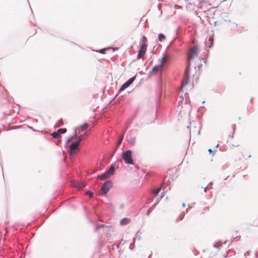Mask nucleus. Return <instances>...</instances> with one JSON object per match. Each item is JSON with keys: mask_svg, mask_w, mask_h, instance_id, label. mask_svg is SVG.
<instances>
[{"mask_svg": "<svg viewBox=\"0 0 258 258\" xmlns=\"http://www.w3.org/2000/svg\"><path fill=\"white\" fill-rule=\"evenodd\" d=\"M159 62L158 64L154 66L148 74V78L153 79L156 81V113L160 110L161 106V58L159 59Z\"/></svg>", "mask_w": 258, "mask_h": 258, "instance_id": "obj_1", "label": "nucleus"}, {"mask_svg": "<svg viewBox=\"0 0 258 258\" xmlns=\"http://www.w3.org/2000/svg\"><path fill=\"white\" fill-rule=\"evenodd\" d=\"M119 168V165L116 164V162H113L110 166L109 168L105 171V172L98 176V178L101 180H105L110 178L115 173L116 169Z\"/></svg>", "mask_w": 258, "mask_h": 258, "instance_id": "obj_2", "label": "nucleus"}, {"mask_svg": "<svg viewBox=\"0 0 258 258\" xmlns=\"http://www.w3.org/2000/svg\"><path fill=\"white\" fill-rule=\"evenodd\" d=\"M132 150L130 149L122 152L121 158L124 160L125 164L135 165V162L132 158Z\"/></svg>", "mask_w": 258, "mask_h": 258, "instance_id": "obj_3", "label": "nucleus"}, {"mask_svg": "<svg viewBox=\"0 0 258 258\" xmlns=\"http://www.w3.org/2000/svg\"><path fill=\"white\" fill-rule=\"evenodd\" d=\"M112 186L113 182L111 180H107L105 181L100 189L102 196H106Z\"/></svg>", "mask_w": 258, "mask_h": 258, "instance_id": "obj_4", "label": "nucleus"}, {"mask_svg": "<svg viewBox=\"0 0 258 258\" xmlns=\"http://www.w3.org/2000/svg\"><path fill=\"white\" fill-rule=\"evenodd\" d=\"M136 78V76H134L129 79H128L125 83H124L119 89V92H122L127 88L131 84H133Z\"/></svg>", "mask_w": 258, "mask_h": 258, "instance_id": "obj_5", "label": "nucleus"}, {"mask_svg": "<svg viewBox=\"0 0 258 258\" xmlns=\"http://www.w3.org/2000/svg\"><path fill=\"white\" fill-rule=\"evenodd\" d=\"M82 139L81 138H80L78 141L72 143L70 147H69V151L70 152L71 154H75L77 151L79 150L78 146L79 145V144L80 142L81 141Z\"/></svg>", "mask_w": 258, "mask_h": 258, "instance_id": "obj_6", "label": "nucleus"}, {"mask_svg": "<svg viewBox=\"0 0 258 258\" xmlns=\"http://www.w3.org/2000/svg\"><path fill=\"white\" fill-rule=\"evenodd\" d=\"M100 230H102L104 233H107L109 231L110 228H109L108 226H106L105 224H97L95 226L94 231L95 232H98Z\"/></svg>", "mask_w": 258, "mask_h": 258, "instance_id": "obj_7", "label": "nucleus"}, {"mask_svg": "<svg viewBox=\"0 0 258 258\" xmlns=\"http://www.w3.org/2000/svg\"><path fill=\"white\" fill-rule=\"evenodd\" d=\"M189 66V64H188ZM189 66H188L184 72V76L182 85V89L185 88L189 83Z\"/></svg>", "mask_w": 258, "mask_h": 258, "instance_id": "obj_8", "label": "nucleus"}, {"mask_svg": "<svg viewBox=\"0 0 258 258\" xmlns=\"http://www.w3.org/2000/svg\"><path fill=\"white\" fill-rule=\"evenodd\" d=\"M199 49L197 47L194 46L190 49L189 53L188 55V59H190L194 58L195 56L198 55Z\"/></svg>", "mask_w": 258, "mask_h": 258, "instance_id": "obj_9", "label": "nucleus"}, {"mask_svg": "<svg viewBox=\"0 0 258 258\" xmlns=\"http://www.w3.org/2000/svg\"><path fill=\"white\" fill-rule=\"evenodd\" d=\"M171 60V56L169 54H166L162 57V69L164 66L169 64Z\"/></svg>", "mask_w": 258, "mask_h": 258, "instance_id": "obj_10", "label": "nucleus"}, {"mask_svg": "<svg viewBox=\"0 0 258 258\" xmlns=\"http://www.w3.org/2000/svg\"><path fill=\"white\" fill-rule=\"evenodd\" d=\"M72 185L77 189L81 190L85 187V183L79 181H74Z\"/></svg>", "mask_w": 258, "mask_h": 258, "instance_id": "obj_11", "label": "nucleus"}, {"mask_svg": "<svg viewBox=\"0 0 258 258\" xmlns=\"http://www.w3.org/2000/svg\"><path fill=\"white\" fill-rule=\"evenodd\" d=\"M147 48V45L146 44H141L140 43V49L138 50L139 53L145 54Z\"/></svg>", "mask_w": 258, "mask_h": 258, "instance_id": "obj_12", "label": "nucleus"}, {"mask_svg": "<svg viewBox=\"0 0 258 258\" xmlns=\"http://www.w3.org/2000/svg\"><path fill=\"white\" fill-rule=\"evenodd\" d=\"M161 190V185L158 187L157 190L152 189V191H151V196H154V197L157 196L158 195L159 192H160V191Z\"/></svg>", "mask_w": 258, "mask_h": 258, "instance_id": "obj_13", "label": "nucleus"}, {"mask_svg": "<svg viewBox=\"0 0 258 258\" xmlns=\"http://www.w3.org/2000/svg\"><path fill=\"white\" fill-rule=\"evenodd\" d=\"M77 134L75 133L73 135H72L71 136L68 138L67 140L65 143L64 146H67L73 139L76 138H77Z\"/></svg>", "mask_w": 258, "mask_h": 258, "instance_id": "obj_14", "label": "nucleus"}, {"mask_svg": "<svg viewBox=\"0 0 258 258\" xmlns=\"http://www.w3.org/2000/svg\"><path fill=\"white\" fill-rule=\"evenodd\" d=\"M130 219L127 218H123L120 221V224L121 225H125L128 223Z\"/></svg>", "mask_w": 258, "mask_h": 258, "instance_id": "obj_15", "label": "nucleus"}, {"mask_svg": "<svg viewBox=\"0 0 258 258\" xmlns=\"http://www.w3.org/2000/svg\"><path fill=\"white\" fill-rule=\"evenodd\" d=\"M251 225L255 227L258 226V217H254L252 218Z\"/></svg>", "mask_w": 258, "mask_h": 258, "instance_id": "obj_16", "label": "nucleus"}, {"mask_svg": "<svg viewBox=\"0 0 258 258\" xmlns=\"http://www.w3.org/2000/svg\"><path fill=\"white\" fill-rule=\"evenodd\" d=\"M136 137H130L128 139L127 142L130 144H131L132 145H134L136 143Z\"/></svg>", "mask_w": 258, "mask_h": 258, "instance_id": "obj_17", "label": "nucleus"}, {"mask_svg": "<svg viewBox=\"0 0 258 258\" xmlns=\"http://www.w3.org/2000/svg\"><path fill=\"white\" fill-rule=\"evenodd\" d=\"M58 134L60 136L61 134H64L67 132V130L66 128H60L58 129L57 131Z\"/></svg>", "mask_w": 258, "mask_h": 258, "instance_id": "obj_18", "label": "nucleus"}, {"mask_svg": "<svg viewBox=\"0 0 258 258\" xmlns=\"http://www.w3.org/2000/svg\"><path fill=\"white\" fill-rule=\"evenodd\" d=\"M111 47H106V48H102V49H99L98 51H96L97 52H99V53H101V54H104L106 52V51L110 49Z\"/></svg>", "mask_w": 258, "mask_h": 258, "instance_id": "obj_19", "label": "nucleus"}, {"mask_svg": "<svg viewBox=\"0 0 258 258\" xmlns=\"http://www.w3.org/2000/svg\"><path fill=\"white\" fill-rule=\"evenodd\" d=\"M51 136L53 138H55V139H58L61 136H60V135L58 134V133H57V131H55L54 132H53L52 134H51Z\"/></svg>", "mask_w": 258, "mask_h": 258, "instance_id": "obj_20", "label": "nucleus"}, {"mask_svg": "<svg viewBox=\"0 0 258 258\" xmlns=\"http://www.w3.org/2000/svg\"><path fill=\"white\" fill-rule=\"evenodd\" d=\"M147 41V39L146 37L144 35L142 36V39L140 43L141 44H146Z\"/></svg>", "mask_w": 258, "mask_h": 258, "instance_id": "obj_21", "label": "nucleus"}, {"mask_svg": "<svg viewBox=\"0 0 258 258\" xmlns=\"http://www.w3.org/2000/svg\"><path fill=\"white\" fill-rule=\"evenodd\" d=\"M248 152L247 151H246L244 153V154L243 155V156L244 157V158H246V157H247V158H250L251 157V155L250 154V152H249L248 153H247Z\"/></svg>", "mask_w": 258, "mask_h": 258, "instance_id": "obj_22", "label": "nucleus"}, {"mask_svg": "<svg viewBox=\"0 0 258 258\" xmlns=\"http://www.w3.org/2000/svg\"><path fill=\"white\" fill-rule=\"evenodd\" d=\"M87 126V123L85 122L83 124L79 126L78 127L79 128H83L85 126Z\"/></svg>", "mask_w": 258, "mask_h": 258, "instance_id": "obj_23", "label": "nucleus"}, {"mask_svg": "<svg viewBox=\"0 0 258 258\" xmlns=\"http://www.w3.org/2000/svg\"><path fill=\"white\" fill-rule=\"evenodd\" d=\"M159 202V198H156V201L154 204V206H155L156 204H157Z\"/></svg>", "mask_w": 258, "mask_h": 258, "instance_id": "obj_24", "label": "nucleus"}, {"mask_svg": "<svg viewBox=\"0 0 258 258\" xmlns=\"http://www.w3.org/2000/svg\"><path fill=\"white\" fill-rule=\"evenodd\" d=\"M144 54H142V53H139V52H138V55H137V58L138 59L139 58H142V56Z\"/></svg>", "mask_w": 258, "mask_h": 258, "instance_id": "obj_25", "label": "nucleus"}, {"mask_svg": "<svg viewBox=\"0 0 258 258\" xmlns=\"http://www.w3.org/2000/svg\"><path fill=\"white\" fill-rule=\"evenodd\" d=\"M152 208H149V209L148 210L147 212V216H149V214H150V213L152 212Z\"/></svg>", "mask_w": 258, "mask_h": 258, "instance_id": "obj_26", "label": "nucleus"}, {"mask_svg": "<svg viewBox=\"0 0 258 258\" xmlns=\"http://www.w3.org/2000/svg\"><path fill=\"white\" fill-rule=\"evenodd\" d=\"M158 39L159 41L161 42V33L158 34Z\"/></svg>", "mask_w": 258, "mask_h": 258, "instance_id": "obj_27", "label": "nucleus"}, {"mask_svg": "<svg viewBox=\"0 0 258 258\" xmlns=\"http://www.w3.org/2000/svg\"><path fill=\"white\" fill-rule=\"evenodd\" d=\"M208 151L210 153V154H211L212 155H214L215 154L214 152L213 151H212V150L211 149H209L208 150Z\"/></svg>", "mask_w": 258, "mask_h": 258, "instance_id": "obj_28", "label": "nucleus"}, {"mask_svg": "<svg viewBox=\"0 0 258 258\" xmlns=\"http://www.w3.org/2000/svg\"><path fill=\"white\" fill-rule=\"evenodd\" d=\"M158 9L159 11H160L161 12V3H159L158 5Z\"/></svg>", "mask_w": 258, "mask_h": 258, "instance_id": "obj_29", "label": "nucleus"}, {"mask_svg": "<svg viewBox=\"0 0 258 258\" xmlns=\"http://www.w3.org/2000/svg\"><path fill=\"white\" fill-rule=\"evenodd\" d=\"M86 192H87V194L91 195V192L89 190H87Z\"/></svg>", "mask_w": 258, "mask_h": 258, "instance_id": "obj_30", "label": "nucleus"}, {"mask_svg": "<svg viewBox=\"0 0 258 258\" xmlns=\"http://www.w3.org/2000/svg\"><path fill=\"white\" fill-rule=\"evenodd\" d=\"M148 200H149V203L152 202L153 201V200H151V199L150 198H148Z\"/></svg>", "mask_w": 258, "mask_h": 258, "instance_id": "obj_31", "label": "nucleus"}, {"mask_svg": "<svg viewBox=\"0 0 258 258\" xmlns=\"http://www.w3.org/2000/svg\"><path fill=\"white\" fill-rule=\"evenodd\" d=\"M134 246H133L132 247L131 245H130V249H133V248H134Z\"/></svg>", "mask_w": 258, "mask_h": 258, "instance_id": "obj_32", "label": "nucleus"}, {"mask_svg": "<svg viewBox=\"0 0 258 258\" xmlns=\"http://www.w3.org/2000/svg\"><path fill=\"white\" fill-rule=\"evenodd\" d=\"M162 40L164 38V36L162 34Z\"/></svg>", "mask_w": 258, "mask_h": 258, "instance_id": "obj_33", "label": "nucleus"}, {"mask_svg": "<svg viewBox=\"0 0 258 258\" xmlns=\"http://www.w3.org/2000/svg\"><path fill=\"white\" fill-rule=\"evenodd\" d=\"M209 41H213V39L212 38H209Z\"/></svg>", "mask_w": 258, "mask_h": 258, "instance_id": "obj_34", "label": "nucleus"}, {"mask_svg": "<svg viewBox=\"0 0 258 258\" xmlns=\"http://www.w3.org/2000/svg\"><path fill=\"white\" fill-rule=\"evenodd\" d=\"M136 167H137V169H139V167L138 165H136Z\"/></svg>", "mask_w": 258, "mask_h": 258, "instance_id": "obj_35", "label": "nucleus"}, {"mask_svg": "<svg viewBox=\"0 0 258 258\" xmlns=\"http://www.w3.org/2000/svg\"><path fill=\"white\" fill-rule=\"evenodd\" d=\"M148 175V174H146L145 177H147Z\"/></svg>", "mask_w": 258, "mask_h": 258, "instance_id": "obj_36", "label": "nucleus"}, {"mask_svg": "<svg viewBox=\"0 0 258 258\" xmlns=\"http://www.w3.org/2000/svg\"><path fill=\"white\" fill-rule=\"evenodd\" d=\"M185 206V205L183 204V207H184Z\"/></svg>", "mask_w": 258, "mask_h": 258, "instance_id": "obj_37", "label": "nucleus"}, {"mask_svg": "<svg viewBox=\"0 0 258 258\" xmlns=\"http://www.w3.org/2000/svg\"><path fill=\"white\" fill-rule=\"evenodd\" d=\"M160 199H161V195L159 196Z\"/></svg>", "mask_w": 258, "mask_h": 258, "instance_id": "obj_38", "label": "nucleus"}, {"mask_svg": "<svg viewBox=\"0 0 258 258\" xmlns=\"http://www.w3.org/2000/svg\"><path fill=\"white\" fill-rule=\"evenodd\" d=\"M142 171H143V172H145V171H144V169H143Z\"/></svg>", "mask_w": 258, "mask_h": 258, "instance_id": "obj_39", "label": "nucleus"}, {"mask_svg": "<svg viewBox=\"0 0 258 258\" xmlns=\"http://www.w3.org/2000/svg\"><path fill=\"white\" fill-rule=\"evenodd\" d=\"M150 256H151V255H150L148 258H150Z\"/></svg>", "mask_w": 258, "mask_h": 258, "instance_id": "obj_40", "label": "nucleus"}, {"mask_svg": "<svg viewBox=\"0 0 258 258\" xmlns=\"http://www.w3.org/2000/svg\"><path fill=\"white\" fill-rule=\"evenodd\" d=\"M160 46H161V45L159 44L158 47H160Z\"/></svg>", "mask_w": 258, "mask_h": 258, "instance_id": "obj_41", "label": "nucleus"}]
</instances>
